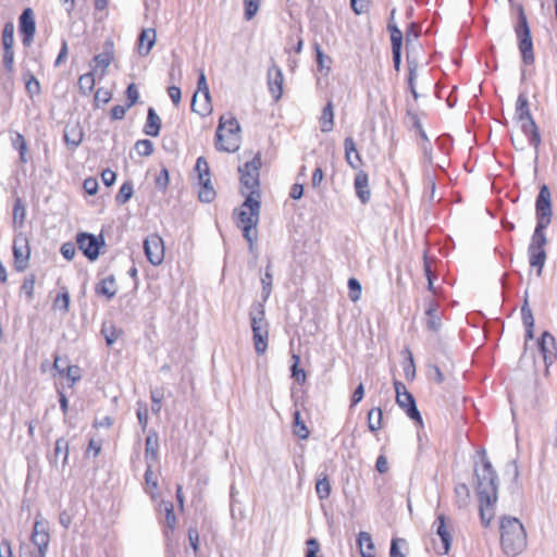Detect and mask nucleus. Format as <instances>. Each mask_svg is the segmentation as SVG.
<instances>
[{
  "label": "nucleus",
  "mask_w": 557,
  "mask_h": 557,
  "mask_svg": "<svg viewBox=\"0 0 557 557\" xmlns=\"http://www.w3.org/2000/svg\"><path fill=\"white\" fill-rule=\"evenodd\" d=\"M66 145L77 147L83 140V132L77 126L66 127L64 131Z\"/></svg>",
  "instance_id": "obj_36"
},
{
  "label": "nucleus",
  "mask_w": 557,
  "mask_h": 557,
  "mask_svg": "<svg viewBox=\"0 0 557 557\" xmlns=\"http://www.w3.org/2000/svg\"><path fill=\"white\" fill-rule=\"evenodd\" d=\"M240 126L232 115H222L215 133V148L220 151L235 152L239 148Z\"/></svg>",
  "instance_id": "obj_4"
},
{
  "label": "nucleus",
  "mask_w": 557,
  "mask_h": 557,
  "mask_svg": "<svg viewBox=\"0 0 557 557\" xmlns=\"http://www.w3.org/2000/svg\"><path fill=\"white\" fill-rule=\"evenodd\" d=\"M260 200L253 196H247L240 208L235 211L236 224L243 231V236L249 245V250H253L257 240V225L260 218Z\"/></svg>",
  "instance_id": "obj_2"
},
{
  "label": "nucleus",
  "mask_w": 557,
  "mask_h": 557,
  "mask_svg": "<svg viewBox=\"0 0 557 557\" xmlns=\"http://www.w3.org/2000/svg\"><path fill=\"white\" fill-rule=\"evenodd\" d=\"M69 306H70V294L69 292L63 288V292L60 293L54 301H53V307L55 309H60L62 310L63 312H67L69 311Z\"/></svg>",
  "instance_id": "obj_52"
},
{
  "label": "nucleus",
  "mask_w": 557,
  "mask_h": 557,
  "mask_svg": "<svg viewBox=\"0 0 557 557\" xmlns=\"http://www.w3.org/2000/svg\"><path fill=\"white\" fill-rule=\"evenodd\" d=\"M94 87H95V75L92 72H89V73H86V74H83L82 76H79L78 88L83 95H85V96L89 95L94 90Z\"/></svg>",
  "instance_id": "obj_39"
},
{
  "label": "nucleus",
  "mask_w": 557,
  "mask_h": 557,
  "mask_svg": "<svg viewBox=\"0 0 557 557\" xmlns=\"http://www.w3.org/2000/svg\"><path fill=\"white\" fill-rule=\"evenodd\" d=\"M515 119L521 123V131L528 137L529 144L536 150L541 144L539 127L533 120L527 94L520 92L516 102Z\"/></svg>",
  "instance_id": "obj_6"
},
{
  "label": "nucleus",
  "mask_w": 557,
  "mask_h": 557,
  "mask_svg": "<svg viewBox=\"0 0 557 557\" xmlns=\"http://www.w3.org/2000/svg\"><path fill=\"white\" fill-rule=\"evenodd\" d=\"M548 225L545 224H536L534 233L531 237L530 245L534 246L535 248H542L545 249L547 245V238L545 235V230Z\"/></svg>",
  "instance_id": "obj_33"
},
{
  "label": "nucleus",
  "mask_w": 557,
  "mask_h": 557,
  "mask_svg": "<svg viewBox=\"0 0 557 557\" xmlns=\"http://www.w3.org/2000/svg\"><path fill=\"white\" fill-rule=\"evenodd\" d=\"M515 32L518 37V46L523 63L532 64L534 62L533 41L529 23L522 7L519 8L518 23L515 27Z\"/></svg>",
  "instance_id": "obj_8"
},
{
  "label": "nucleus",
  "mask_w": 557,
  "mask_h": 557,
  "mask_svg": "<svg viewBox=\"0 0 557 557\" xmlns=\"http://www.w3.org/2000/svg\"><path fill=\"white\" fill-rule=\"evenodd\" d=\"M145 459L147 465L158 462L159 438L157 432H150L145 443Z\"/></svg>",
  "instance_id": "obj_22"
},
{
  "label": "nucleus",
  "mask_w": 557,
  "mask_h": 557,
  "mask_svg": "<svg viewBox=\"0 0 557 557\" xmlns=\"http://www.w3.org/2000/svg\"><path fill=\"white\" fill-rule=\"evenodd\" d=\"M128 109H129V107L127 104L126 106H121V104L114 106L110 112L111 117L113 120H122L125 116V113L127 112Z\"/></svg>",
  "instance_id": "obj_64"
},
{
  "label": "nucleus",
  "mask_w": 557,
  "mask_h": 557,
  "mask_svg": "<svg viewBox=\"0 0 557 557\" xmlns=\"http://www.w3.org/2000/svg\"><path fill=\"white\" fill-rule=\"evenodd\" d=\"M170 182L169 171L165 168H162L159 174L154 178V184L159 189L164 190Z\"/></svg>",
  "instance_id": "obj_56"
},
{
  "label": "nucleus",
  "mask_w": 557,
  "mask_h": 557,
  "mask_svg": "<svg viewBox=\"0 0 557 557\" xmlns=\"http://www.w3.org/2000/svg\"><path fill=\"white\" fill-rule=\"evenodd\" d=\"M314 51H315V60H317V64H318V67L319 70H324L326 69L327 71H330V64L332 63V60L330 57L325 55L320 47L319 44H314Z\"/></svg>",
  "instance_id": "obj_48"
},
{
  "label": "nucleus",
  "mask_w": 557,
  "mask_h": 557,
  "mask_svg": "<svg viewBox=\"0 0 557 557\" xmlns=\"http://www.w3.org/2000/svg\"><path fill=\"white\" fill-rule=\"evenodd\" d=\"M20 32L23 45L26 47L30 46L36 32L34 13L30 8L25 9L20 16Z\"/></svg>",
  "instance_id": "obj_17"
},
{
  "label": "nucleus",
  "mask_w": 557,
  "mask_h": 557,
  "mask_svg": "<svg viewBox=\"0 0 557 557\" xmlns=\"http://www.w3.org/2000/svg\"><path fill=\"white\" fill-rule=\"evenodd\" d=\"M320 127L322 133H329L334 127V109L333 102L330 100L322 110L320 116Z\"/></svg>",
  "instance_id": "obj_30"
},
{
  "label": "nucleus",
  "mask_w": 557,
  "mask_h": 557,
  "mask_svg": "<svg viewBox=\"0 0 557 557\" xmlns=\"http://www.w3.org/2000/svg\"><path fill=\"white\" fill-rule=\"evenodd\" d=\"M197 85L198 90L193 97L191 109L194 112L205 116L211 112L212 108L210 90L203 71L199 73Z\"/></svg>",
  "instance_id": "obj_9"
},
{
  "label": "nucleus",
  "mask_w": 557,
  "mask_h": 557,
  "mask_svg": "<svg viewBox=\"0 0 557 557\" xmlns=\"http://www.w3.org/2000/svg\"><path fill=\"white\" fill-rule=\"evenodd\" d=\"M133 191V184L131 182L123 183L116 195V202L120 205L126 203L132 198Z\"/></svg>",
  "instance_id": "obj_45"
},
{
  "label": "nucleus",
  "mask_w": 557,
  "mask_h": 557,
  "mask_svg": "<svg viewBox=\"0 0 557 557\" xmlns=\"http://www.w3.org/2000/svg\"><path fill=\"white\" fill-rule=\"evenodd\" d=\"M348 288H349V298L352 301H357L360 299L361 296V284L357 278H349L348 281Z\"/></svg>",
  "instance_id": "obj_55"
},
{
  "label": "nucleus",
  "mask_w": 557,
  "mask_h": 557,
  "mask_svg": "<svg viewBox=\"0 0 557 557\" xmlns=\"http://www.w3.org/2000/svg\"><path fill=\"white\" fill-rule=\"evenodd\" d=\"M144 250L148 261L159 265L164 260L163 239L158 234L149 235L144 242Z\"/></svg>",
  "instance_id": "obj_14"
},
{
  "label": "nucleus",
  "mask_w": 557,
  "mask_h": 557,
  "mask_svg": "<svg viewBox=\"0 0 557 557\" xmlns=\"http://www.w3.org/2000/svg\"><path fill=\"white\" fill-rule=\"evenodd\" d=\"M354 187L359 200L367 203L370 200L371 190L369 188V176L364 171L361 170L356 174Z\"/></svg>",
  "instance_id": "obj_20"
},
{
  "label": "nucleus",
  "mask_w": 557,
  "mask_h": 557,
  "mask_svg": "<svg viewBox=\"0 0 557 557\" xmlns=\"http://www.w3.org/2000/svg\"><path fill=\"white\" fill-rule=\"evenodd\" d=\"M434 525L436 527V534L440 536L442 543L441 547H437L436 550L441 555H446L450 549L453 541L450 528L446 523V517L443 513L438 515Z\"/></svg>",
  "instance_id": "obj_18"
},
{
  "label": "nucleus",
  "mask_w": 557,
  "mask_h": 557,
  "mask_svg": "<svg viewBox=\"0 0 557 557\" xmlns=\"http://www.w3.org/2000/svg\"><path fill=\"white\" fill-rule=\"evenodd\" d=\"M539 349L543 356L545 364L550 366L556 358V343L554 336L545 331L537 342Z\"/></svg>",
  "instance_id": "obj_19"
},
{
  "label": "nucleus",
  "mask_w": 557,
  "mask_h": 557,
  "mask_svg": "<svg viewBox=\"0 0 557 557\" xmlns=\"http://www.w3.org/2000/svg\"><path fill=\"white\" fill-rule=\"evenodd\" d=\"M112 98V94L110 90L104 88L97 89L95 94V102L98 103H108Z\"/></svg>",
  "instance_id": "obj_62"
},
{
  "label": "nucleus",
  "mask_w": 557,
  "mask_h": 557,
  "mask_svg": "<svg viewBox=\"0 0 557 557\" xmlns=\"http://www.w3.org/2000/svg\"><path fill=\"white\" fill-rule=\"evenodd\" d=\"M267 83L270 94L274 100H280L283 94L284 76L281 67L274 62L268 70Z\"/></svg>",
  "instance_id": "obj_16"
},
{
  "label": "nucleus",
  "mask_w": 557,
  "mask_h": 557,
  "mask_svg": "<svg viewBox=\"0 0 557 557\" xmlns=\"http://www.w3.org/2000/svg\"><path fill=\"white\" fill-rule=\"evenodd\" d=\"M127 106L132 108L139 99V91L134 83L129 84L126 89Z\"/></svg>",
  "instance_id": "obj_58"
},
{
  "label": "nucleus",
  "mask_w": 557,
  "mask_h": 557,
  "mask_svg": "<svg viewBox=\"0 0 557 557\" xmlns=\"http://www.w3.org/2000/svg\"><path fill=\"white\" fill-rule=\"evenodd\" d=\"M426 325L429 330L437 332L441 327V318L437 314L436 304L434 300H429L425 308Z\"/></svg>",
  "instance_id": "obj_31"
},
{
  "label": "nucleus",
  "mask_w": 557,
  "mask_h": 557,
  "mask_svg": "<svg viewBox=\"0 0 557 557\" xmlns=\"http://www.w3.org/2000/svg\"><path fill=\"white\" fill-rule=\"evenodd\" d=\"M96 293L106 296L108 299L113 298L117 293L115 277L109 275L101 280L96 286Z\"/></svg>",
  "instance_id": "obj_28"
},
{
  "label": "nucleus",
  "mask_w": 557,
  "mask_h": 557,
  "mask_svg": "<svg viewBox=\"0 0 557 557\" xmlns=\"http://www.w3.org/2000/svg\"><path fill=\"white\" fill-rule=\"evenodd\" d=\"M153 466L154 465L152 463L147 465V469L145 472V482L147 485V491L149 494H151V496L154 495V492L158 488V478L157 474L152 471Z\"/></svg>",
  "instance_id": "obj_40"
},
{
  "label": "nucleus",
  "mask_w": 557,
  "mask_h": 557,
  "mask_svg": "<svg viewBox=\"0 0 557 557\" xmlns=\"http://www.w3.org/2000/svg\"><path fill=\"white\" fill-rule=\"evenodd\" d=\"M157 34L153 28L144 29L138 38V53L148 55L156 44Z\"/></svg>",
  "instance_id": "obj_23"
},
{
  "label": "nucleus",
  "mask_w": 557,
  "mask_h": 557,
  "mask_svg": "<svg viewBox=\"0 0 557 557\" xmlns=\"http://www.w3.org/2000/svg\"><path fill=\"white\" fill-rule=\"evenodd\" d=\"M357 543L362 557H375V547L370 533L363 531L360 532Z\"/></svg>",
  "instance_id": "obj_29"
},
{
  "label": "nucleus",
  "mask_w": 557,
  "mask_h": 557,
  "mask_svg": "<svg viewBox=\"0 0 557 557\" xmlns=\"http://www.w3.org/2000/svg\"><path fill=\"white\" fill-rule=\"evenodd\" d=\"M480 502V519L484 527L490 525L492 519L494 518L495 511L494 507L497 502V496L487 502L484 497L479 498Z\"/></svg>",
  "instance_id": "obj_27"
},
{
  "label": "nucleus",
  "mask_w": 557,
  "mask_h": 557,
  "mask_svg": "<svg viewBox=\"0 0 557 557\" xmlns=\"http://www.w3.org/2000/svg\"><path fill=\"white\" fill-rule=\"evenodd\" d=\"M261 166V157L256 154L252 160L246 162L244 166H239L240 184L243 195L253 196L260 200L259 190V170Z\"/></svg>",
  "instance_id": "obj_7"
},
{
  "label": "nucleus",
  "mask_w": 557,
  "mask_h": 557,
  "mask_svg": "<svg viewBox=\"0 0 557 557\" xmlns=\"http://www.w3.org/2000/svg\"><path fill=\"white\" fill-rule=\"evenodd\" d=\"M536 224L549 225L552 220L550 191L546 185L540 188L535 202Z\"/></svg>",
  "instance_id": "obj_12"
},
{
  "label": "nucleus",
  "mask_w": 557,
  "mask_h": 557,
  "mask_svg": "<svg viewBox=\"0 0 557 557\" xmlns=\"http://www.w3.org/2000/svg\"><path fill=\"white\" fill-rule=\"evenodd\" d=\"M35 281V275L29 274L24 278V282L21 287V290L27 296L29 300L33 299L34 297Z\"/></svg>",
  "instance_id": "obj_54"
},
{
  "label": "nucleus",
  "mask_w": 557,
  "mask_h": 557,
  "mask_svg": "<svg viewBox=\"0 0 557 557\" xmlns=\"http://www.w3.org/2000/svg\"><path fill=\"white\" fill-rule=\"evenodd\" d=\"M60 251L66 260H72L76 253V246L73 243L67 242L61 246Z\"/></svg>",
  "instance_id": "obj_61"
},
{
  "label": "nucleus",
  "mask_w": 557,
  "mask_h": 557,
  "mask_svg": "<svg viewBox=\"0 0 557 557\" xmlns=\"http://www.w3.org/2000/svg\"><path fill=\"white\" fill-rule=\"evenodd\" d=\"M161 129V119L157 114L153 108H149L147 111V120L144 126V133L151 137H157Z\"/></svg>",
  "instance_id": "obj_24"
},
{
  "label": "nucleus",
  "mask_w": 557,
  "mask_h": 557,
  "mask_svg": "<svg viewBox=\"0 0 557 557\" xmlns=\"http://www.w3.org/2000/svg\"><path fill=\"white\" fill-rule=\"evenodd\" d=\"M391 33L392 50H401L403 46V33L395 24H388L387 26Z\"/></svg>",
  "instance_id": "obj_44"
},
{
  "label": "nucleus",
  "mask_w": 557,
  "mask_h": 557,
  "mask_svg": "<svg viewBox=\"0 0 557 557\" xmlns=\"http://www.w3.org/2000/svg\"><path fill=\"white\" fill-rule=\"evenodd\" d=\"M135 149L139 156L149 157L153 153V144L149 139H140L135 144Z\"/></svg>",
  "instance_id": "obj_51"
},
{
  "label": "nucleus",
  "mask_w": 557,
  "mask_h": 557,
  "mask_svg": "<svg viewBox=\"0 0 557 557\" xmlns=\"http://www.w3.org/2000/svg\"><path fill=\"white\" fill-rule=\"evenodd\" d=\"M261 0H244V16L247 21L255 17L260 8Z\"/></svg>",
  "instance_id": "obj_50"
},
{
  "label": "nucleus",
  "mask_w": 557,
  "mask_h": 557,
  "mask_svg": "<svg viewBox=\"0 0 557 557\" xmlns=\"http://www.w3.org/2000/svg\"><path fill=\"white\" fill-rule=\"evenodd\" d=\"M294 433L301 440H306L309 437V430L305 425V423L300 419V412L296 410L294 412Z\"/></svg>",
  "instance_id": "obj_43"
},
{
  "label": "nucleus",
  "mask_w": 557,
  "mask_h": 557,
  "mask_svg": "<svg viewBox=\"0 0 557 557\" xmlns=\"http://www.w3.org/2000/svg\"><path fill=\"white\" fill-rule=\"evenodd\" d=\"M315 492L320 499H326L331 494V484L326 476L319 479L315 483Z\"/></svg>",
  "instance_id": "obj_46"
},
{
  "label": "nucleus",
  "mask_w": 557,
  "mask_h": 557,
  "mask_svg": "<svg viewBox=\"0 0 557 557\" xmlns=\"http://www.w3.org/2000/svg\"><path fill=\"white\" fill-rule=\"evenodd\" d=\"M160 508L165 512V522L170 530H174L176 525V517L174 513V507L171 502L162 500L160 503Z\"/></svg>",
  "instance_id": "obj_42"
},
{
  "label": "nucleus",
  "mask_w": 557,
  "mask_h": 557,
  "mask_svg": "<svg viewBox=\"0 0 557 557\" xmlns=\"http://www.w3.org/2000/svg\"><path fill=\"white\" fill-rule=\"evenodd\" d=\"M76 243L82 252L90 260L95 261L99 257L100 246L104 244L102 237L100 239L89 233H78Z\"/></svg>",
  "instance_id": "obj_13"
},
{
  "label": "nucleus",
  "mask_w": 557,
  "mask_h": 557,
  "mask_svg": "<svg viewBox=\"0 0 557 557\" xmlns=\"http://www.w3.org/2000/svg\"><path fill=\"white\" fill-rule=\"evenodd\" d=\"M73 384L81 380V369L78 366H67L64 374Z\"/></svg>",
  "instance_id": "obj_60"
},
{
  "label": "nucleus",
  "mask_w": 557,
  "mask_h": 557,
  "mask_svg": "<svg viewBox=\"0 0 557 557\" xmlns=\"http://www.w3.org/2000/svg\"><path fill=\"white\" fill-rule=\"evenodd\" d=\"M482 454V465L474 468V475L476 478L475 491L479 498L484 497L490 502V499L497 496L498 478L484 450Z\"/></svg>",
  "instance_id": "obj_5"
},
{
  "label": "nucleus",
  "mask_w": 557,
  "mask_h": 557,
  "mask_svg": "<svg viewBox=\"0 0 557 557\" xmlns=\"http://www.w3.org/2000/svg\"><path fill=\"white\" fill-rule=\"evenodd\" d=\"M26 216V209L21 198H16L13 206V226L14 228H21L24 224Z\"/></svg>",
  "instance_id": "obj_34"
},
{
  "label": "nucleus",
  "mask_w": 557,
  "mask_h": 557,
  "mask_svg": "<svg viewBox=\"0 0 557 557\" xmlns=\"http://www.w3.org/2000/svg\"><path fill=\"white\" fill-rule=\"evenodd\" d=\"M345 159L352 169H358L361 163V157L356 148V144L351 137H347L344 141Z\"/></svg>",
  "instance_id": "obj_26"
},
{
  "label": "nucleus",
  "mask_w": 557,
  "mask_h": 557,
  "mask_svg": "<svg viewBox=\"0 0 557 557\" xmlns=\"http://www.w3.org/2000/svg\"><path fill=\"white\" fill-rule=\"evenodd\" d=\"M383 413L381 408L374 407L368 412V428L371 432H376L382 428Z\"/></svg>",
  "instance_id": "obj_35"
},
{
  "label": "nucleus",
  "mask_w": 557,
  "mask_h": 557,
  "mask_svg": "<svg viewBox=\"0 0 557 557\" xmlns=\"http://www.w3.org/2000/svg\"><path fill=\"white\" fill-rule=\"evenodd\" d=\"M60 456H62V463L64 466L69 459V442L64 437L55 441L54 459L57 460Z\"/></svg>",
  "instance_id": "obj_41"
},
{
  "label": "nucleus",
  "mask_w": 557,
  "mask_h": 557,
  "mask_svg": "<svg viewBox=\"0 0 557 557\" xmlns=\"http://www.w3.org/2000/svg\"><path fill=\"white\" fill-rule=\"evenodd\" d=\"M101 334L104 336L107 345L111 346L121 336L122 331L116 329L112 323H103Z\"/></svg>",
  "instance_id": "obj_37"
},
{
  "label": "nucleus",
  "mask_w": 557,
  "mask_h": 557,
  "mask_svg": "<svg viewBox=\"0 0 557 557\" xmlns=\"http://www.w3.org/2000/svg\"><path fill=\"white\" fill-rule=\"evenodd\" d=\"M395 391H396V403L397 405L405 409L407 416L419 422L422 423L421 414L417 408L416 400L413 396L407 391L404 383L399 381L394 382Z\"/></svg>",
  "instance_id": "obj_10"
},
{
  "label": "nucleus",
  "mask_w": 557,
  "mask_h": 557,
  "mask_svg": "<svg viewBox=\"0 0 557 557\" xmlns=\"http://www.w3.org/2000/svg\"><path fill=\"white\" fill-rule=\"evenodd\" d=\"M30 541L37 547L38 553L30 557H46L48 546L50 543V535L48 533L47 523L41 520H36L34 523Z\"/></svg>",
  "instance_id": "obj_15"
},
{
  "label": "nucleus",
  "mask_w": 557,
  "mask_h": 557,
  "mask_svg": "<svg viewBox=\"0 0 557 557\" xmlns=\"http://www.w3.org/2000/svg\"><path fill=\"white\" fill-rule=\"evenodd\" d=\"M416 77H417V66L409 62L408 86H409V89H410L413 98L418 99V92L416 90V84H414Z\"/></svg>",
  "instance_id": "obj_59"
},
{
  "label": "nucleus",
  "mask_w": 557,
  "mask_h": 557,
  "mask_svg": "<svg viewBox=\"0 0 557 557\" xmlns=\"http://www.w3.org/2000/svg\"><path fill=\"white\" fill-rule=\"evenodd\" d=\"M3 65L8 72H12L14 69V51L13 47L3 48Z\"/></svg>",
  "instance_id": "obj_57"
},
{
  "label": "nucleus",
  "mask_w": 557,
  "mask_h": 557,
  "mask_svg": "<svg viewBox=\"0 0 557 557\" xmlns=\"http://www.w3.org/2000/svg\"><path fill=\"white\" fill-rule=\"evenodd\" d=\"M202 185V189L199 191V199L202 202H211L215 196V191L211 186V182L209 177H206V182L200 183Z\"/></svg>",
  "instance_id": "obj_47"
},
{
  "label": "nucleus",
  "mask_w": 557,
  "mask_h": 557,
  "mask_svg": "<svg viewBox=\"0 0 557 557\" xmlns=\"http://www.w3.org/2000/svg\"><path fill=\"white\" fill-rule=\"evenodd\" d=\"M253 347L258 356L265 354L269 344V322L263 302H255L249 310Z\"/></svg>",
  "instance_id": "obj_3"
},
{
  "label": "nucleus",
  "mask_w": 557,
  "mask_h": 557,
  "mask_svg": "<svg viewBox=\"0 0 557 557\" xmlns=\"http://www.w3.org/2000/svg\"><path fill=\"white\" fill-rule=\"evenodd\" d=\"M528 257L530 265L536 269L537 275L540 276L547 259L546 250L542 248H535L529 244Z\"/></svg>",
  "instance_id": "obj_21"
},
{
  "label": "nucleus",
  "mask_w": 557,
  "mask_h": 557,
  "mask_svg": "<svg viewBox=\"0 0 557 557\" xmlns=\"http://www.w3.org/2000/svg\"><path fill=\"white\" fill-rule=\"evenodd\" d=\"M500 544L504 553L515 557L527 547V532L519 519L504 517L500 522Z\"/></svg>",
  "instance_id": "obj_1"
},
{
  "label": "nucleus",
  "mask_w": 557,
  "mask_h": 557,
  "mask_svg": "<svg viewBox=\"0 0 557 557\" xmlns=\"http://www.w3.org/2000/svg\"><path fill=\"white\" fill-rule=\"evenodd\" d=\"M188 540L193 550L197 553L199 549V533L196 528L188 529Z\"/></svg>",
  "instance_id": "obj_63"
},
{
  "label": "nucleus",
  "mask_w": 557,
  "mask_h": 557,
  "mask_svg": "<svg viewBox=\"0 0 557 557\" xmlns=\"http://www.w3.org/2000/svg\"><path fill=\"white\" fill-rule=\"evenodd\" d=\"M14 268L17 272H23L28 267L30 248L27 236L18 232L13 240Z\"/></svg>",
  "instance_id": "obj_11"
},
{
  "label": "nucleus",
  "mask_w": 557,
  "mask_h": 557,
  "mask_svg": "<svg viewBox=\"0 0 557 557\" xmlns=\"http://www.w3.org/2000/svg\"><path fill=\"white\" fill-rule=\"evenodd\" d=\"M2 45L3 48H10L14 45V25L7 23L2 32Z\"/></svg>",
  "instance_id": "obj_53"
},
{
  "label": "nucleus",
  "mask_w": 557,
  "mask_h": 557,
  "mask_svg": "<svg viewBox=\"0 0 557 557\" xmlns=\"http://www.w3.org/2000/svg\"><path fill=\"white\" fill-rule=\"evenodd\" d=\"M272 281H273V275L271 273V264H269L265 269V273L264 275L261 277V284H262V293H261V297H262V301L261 302H265L271 293H272Z\"/></svg>",
  "instance_id": "obj_38"
},
{
  "label": "nucleus",
  "mask_w": 557,
  "mask_h": 557,
  "mask_svg": "<svg viewBox=\"0 0 557 557\" xmlns=\"http://www.w3.org/2000/svg\"><path fill=\"white\" fill-rule=\"evenodd\" d=\"M522 321L525 326V337L527 339H532L534 337V318L532 310L528 306V301H524V305L521 308Z\"/></svg>",
  "instance_id": "obj_32"
},
{
  "label": "nucleus",
  "mask_w": 557,
  "mask_h": 557,
  "mask_svg": "<svg viewBox=\"0 0 557 557\" xmlns=\"http://www.w3.org/2000/svg\"><path fill=\"white\" fill-rule=\"evenodd\" d=\"M113 42L111 40H108L104 44L103 51L94 57V62L96 63V66L102 69V75L106 73L107 69L113 60Z\"/></svg>",
  "instance_id": "obj_25"
},
{
  "label": "nucleus",
  "mask_w": 557,
  "mask_h": 557,
  "mask_svg": "<svg viewBox=\"0 0 557 557\" xmlns=\"http://www.w3.org/2000/svg\"><path fill=\"white\" fill-rule=\"evenodd\" d=\"M196 172L198 173L199 182H206V177L210 178V169L209 164L203 157H199L196 161L195 166Z\"/></svg>",
  "instance_id": "obj_49"
}]
</instances>
